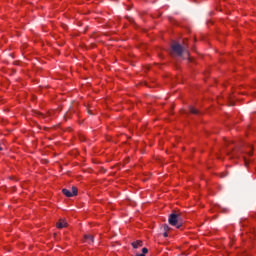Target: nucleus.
<instances>
[{"label": "nucleus", "instance_id": "11", "mask_svg": "<svg viewBox=\"0 0 256 256\" xmlns=\"http://www.w3.org/2000/svg\"><path fill=\"white\" fill-rule=\"evenodd\" d=\"M169 229H171V228L169 227V225L165 224V225H164V231L167 232V231H169Z\"/></svg>", "mask_w": 256, "mask_h": 256}, {"label": "nucleus", "instance_id": "18", "mask_svg": "<svg viewBox=\"0 0 256 256\" xmlns=\"http://www.w3.org/2000/svg\"><path fill=\"white\" fill-rule=\"evenodd\" d=\"M230 105H232V106H233L234 104H233V103H230Z\"/></svg>", "mask_w": 256, "mask_h": 256}, {"label": "nucleus", "instance_id": "14", "mask_svg": "<svg viewBox=\"0 0 256 256\" xmlns=\"http://www.w3.org/2000/svg\"><path fill=\"white\" fill-rule=\"evenodd\" d=\"M233 157H239V153L234 152V153H233Z\"/></svg>", "mask_w": 256, "mask_h": 256}, {"label": "nucleus", "instance_id": "3", "mask_svg": "<svg viewBox=\"0 0 256 256\" xmlns=\"http://www.w3.org/2000/svg\"><path fill=\"white\" fill-rule=\"evenodd\" d=\"M77 192L78 190L75 186L72 187V191L67 190L65 188L62 190L63 195H65L66 197H75V195H77Z\"/></svg>", "mask_w": 256, "mask_h": 256}, {"label": "nucleus", "instance_id": "8", "mask_svg": "<svg viewBox=\"0 0 256 256\" xmlns=\"http://www.w3.org/2000/svg\"><path fill=\"white\" fill-rule=\"evenodd\" d=\"M84 239H86V241H88L89 243H93L94 238L92 235H85Z\"/></svg>", "mask_w": 256, "mask_h": 256}, {"label": "nucleus", "instance_id": "9", "mask_svg": "<svg viewBox=\"0 0 256 256\" xmlns=\"http://www.w3.org/2000/svg\"><path fill=\"white\" fill-rule=\"evenodd\" d=\"M147 253H149V249L143 248L142 249V255H147Z\"/></svg>", "mask_w": 256, "mask_h": 256}, {"label": "nucleus", "instance_id": "16", "mask_svg": "<svg viewBox=\"0 0 256 256\" xmlns=\"http://www.w3.org/2000/svg\"><path fill=\"white\" fill-rule=\"evenodd\" d=\"M0 151H3V148L0 147Z\"/></svg>", "mask_w": 256, "mask_h": 256}, {"label": "nucleus", "instance_id": "5", "mask_svg": "<svg viewBox=\"0 0 256 256\" xmlns=\"http://www.w3.org/2000/svg\"><path fill=\"white\" fill-rule=\"evenodd\" d=\"M132 247L134 249H139V247H143V241L141 240H138L136 242H132Z\"/></svg>", "mask_w": 256, "mask_h": 256}, {"label": "nucleus", "instance_id": "7", "mask_svg": "<svg viewBox=\"0 0 256 256\" xmlns=\"http://www.w3.org/2000/svg\"><path fill=\"white\" fill-rule=\"evenodd\" d=\"M189 111L190 113H192V115H199V110H197L195 107L190 106L189 107Z\"/></svg>", "mask_w": 256, "mask_h": 256}, {"label": "nucleus", "instance_id": "6", "mask_svg": "<svg viewBox=\"0 0 256 256\" xmlns=\"http://www.w3.org/2000/svg\"><path fill=\"white\" fill-rule=\"evenodd\" d=\"M57 227L58 229H63L64 227H67V221L59 220V222L57 223Z\"/></svg>", "mask_w": 256, "mask_h": 256}, {"label": "nucleus", "instance_id": "15", "mask_svg": "<svg viewBox=\"0 0 256 256\" xmlns=\"http://www.w3.org/2000/svg\"><path fill=\"white\" fill-rule=\"evenodd\" d=\"M135 256H145V254H136Z\"/></svg>", "mask_w": 256, "mask_h": 256}, {"label": "nucleus", "instance_id": "4", "mask_svg": "<svg viewBox=\"0 0 256 256\" xmlns=\"http://www.w3.org/2000/svg\"><path fill=\"white\" fill-rule=\"evenodd\" d=\"M248 149H250L249 151L247 150H240V153H242V155H248L249 157H251V155H253V146L248 145Z\"/></svg>", "mask_w": 256, "mask_h": 256}, {"label": "nucleus", "instance_id": "17", "mask_svg": "<svg viewBox=\"0 0 256 256\" xmlns=\"http://www.w3.org/2000/svg\"><path fill=\"white\" fill-rule=\"evenodd\" d=\"M185 53H189V52H187V48H186V51H185Z\"/></svg>", "mask_w": 256, "mask_h": 256}, {"label": "nucleus", "instance_id": "10", "mask_svg": "<svg viewBox=\"0 0 256 256\" xmlns=\"http://www.w3.org/2000/svg\"><path fill=\"white\" fill-rule=\"evenodd\" d=\"M243 159H244V163H245V165L247 167V165H249V160L245 156H243Z\"/></svg>", "mask_w": 256, "mask_h": 256}, {"label": "nucleus", "instance_id": "12", "mask_svg": "<svg viewBox=\"0 0 256 256\" xmlns=\"http://www.w3.org/2000/svg\"><path fill=\"white\" fill-rule=\"evenodd\" d=\"M37 117H43V114L41 112H36Z\"/></svg>", "mask_w": 256, "mask_h": 256}, {"label": "nucleus", "instance_id": "1", "mask_svg": "<svg viewBox=\"0 0 256 256\" xmlns=\"http://www.w3.org/2000/svg\"><path fill=\"white\" fill-rule=\"evenodd\" d=\"M187 51V44L184 42L183 45L174 42L171 45V55H176V57H183V53Z\"/></svg>", "mask_w": 256, "mask_h": 256}, {"label": "nucleus", "instance_id": "2", "mask_svg": "<svg viewBox=\"0 0 256 256\" xmlns=\"http://www.w3.org/2000/svg\"><path fill=\"white\" fill-rule=\"evenodd\" d=\"M169 225H172V227H176V229H181L183 226V223H181V215L172 213L169 215L168 218Z\"/></svg>", "mask_w": 256, "mask_h": 256}, {"label": "nucleus", "instance_id": "13", "mask_svg": "<svg viewBox=\"0 0 256 256\" xmlns=\"http://www.w3.org/2000/svg\"><path fill=\"white\" fill-rule=\"evenodd\" d=\"M163 237H169V234L167 233V231H165V232L163 233Z\"/></svg>", "mask_w": 256, "mask_h": 256}]
</instances>
